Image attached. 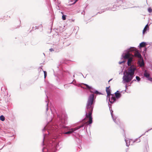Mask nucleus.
Returning a JSON list of instances; mask_svg holds the SVG:
<instances>
[{
    "instance_id": "f257e3e1",
    "label": "nucleus",
    "mask_w": 152,
    "mask_h": 152,
    "mask_svg": "<svg viewBox=\"0 0 152 152\" xmlns=\"http://www.w3.org/2000/svg\"><path fill=\"white\" fill-rule=\"evenodd\" d=\"M94 95L93 94L91 95L88 99L87 102L86 104V108L88 113H87L86 114V117L85 118H88L89 121L86 123L85 124L88 123L89 124H91L92 123V114L93 111V104L94 101Z\"/></svg>"
},
{
    "instance_id": "f03ea898",
    "label": "nucleus",
    "mask_w": 152,
    "mask_h": 152,
    "mask_svg": "<svg viewBox=\"0 0 152 152\" xmlns=\"http://www.w3.org/2000/svg\"><path fill=\"white\" fill-rule=\"evenodd\" d=\"M136 69V67L132 65L125 71L123 77V81L124 83L129 82L132 80Z\"/></svg>"
},
{
    "instance_id": "7ed1b4c3",
    "label": "nucleus",
    "mask_w": 152,
    "mask_h": 152,
    "mask_svg": "<svg viewBox=\"0 0 152 152\" xmlns=\"http://www.w3.org/2000/svg\"><path fill=\"white\" fill-rule=\"evenodd\" d=\"M84 124H83L81 125L80 126H77L76 127H75L73 129H70L69 131H68L67 132H66L64 133L65 134H69L72 133L73 132H74V131L79 129L81 127H82L84 126Z\"/></svg>"
},
{
    "instance_id": "20e7f679",
    "label": "nucleus",
    "mask_w": 152,
    "mask_h": 152,
    "mask_svg": "<svg viewBox=\"0 0 152 152\" xmlns=\"http://www.w3.org/2000/svg\"><path fill=\"white\" fill-rule=\"evenodd\" d=\"M134 56L135 57L139 58V59H140V60H142V58L141 55L139 53V52L137 50H136L134 52Z\"/></svg>"
},
{
    "instance_id": "39448f33",
    "label": "nucleus",
    "mask_w": 152,
    "mask_h": 152,
    "mask_svg": "<svg viewBox=\"0 0 152 152\" xmlns=\"http://www.w3.org/2000/svg\"><path fill=\"white\" fill-rule=\"evenodd\" d=\"M110 87V86L108 87H107L106 89V92L107 94V96L109 97V98L110 96L111 95L110 90L109 89Z\"/></svg>"
},
{
    "instance_id": "423d86ee",
    "label": "nucleus",
    "mask_w": 152,
    "mask_h": 152,
    "mask_svg": "<svg viewBox=\"0 0 152 152\" xmlns=\"http://www.w3.org/2000/svg\"><path fill=\"white\" fill-rule=\"evenodd\" d=\"M138 62L140 66L142 67L144 66V64L143 61V60L142 58V60H140L139 59Z\"/></svg>"
},
{
    "instance_id": "0eeeda50",
    "label": "nucleus",
    "mask_w": 152,
    "mask_h": 152,
    "mask_svg": "<svg viewBox=\"0 0 152 152\" xmlns=\"http://www.w3.org/2000/svg\"><path fill=\"white\" fill-rule=\"evenodd\" d=\"M115 98L117 99H118L121 96V94L119 93L118 91H117V92L115 93Z\"/></svg>"
},
{
    "instance_id": "6e6552de",
    "label": "nucleus",
    "mask_w": 152,
    "mask_h": 152,
    "mask_svg": "<svg viewBox=\"0 0 152 152\" xmlns=\"http://www.w3.org/2000/svg\"><path fill=\"white\" fill-rule=\"evenodd\" d=\"M113 96L110 99L109 98V100L110 102L111 103H113L114 102H115L116 100L115 97L113 95H112Z\"/></svg>"
},
{
    "instance_id": "1a4fd4ad",
    "label": "nucleus",
    "mask_w": 152,
    "mask_h": 152,
    "mask_svg": "<svg viewBox=\"0 0 152 152\" xmlns=\"http://www.w3.org/2000/svg\"><path fill=\"white\" fill-rule=\"evenodd\" d=\"M146 45V44L145 42H142L140 44L139 48H140L145 47Z\"/></svg>"
},
{
    "instance_id": "9d476101",
    "label": "nucleus",
    "mask_w": 152,
    "mask_h": 152,
    "mask_svg": "<svg viewBox=\"0 0 152 152\" xmlns=\"http://www.w3.org/2000/svg\"><path fill=\"white\" fill-rule=\"evenodd\" d=\"M130 56L131 54L129 53H127L125 54L124 58V59H129V58H130Z\"/></svg>"
},
{
    "instance_id": "9b49d317",
    "label": "nucleus",
    "mask_w": 152,
    "mask_h": 152,
    "mask_svg": "<svg viewBox=\"0 0 152 152\" xmlns=\"http://www.w3.org/2000/svg\"><path fill=\"white\" fill-rule=\"evenodd\" d=\"M132 61V58L130 57L128 59L127 61V64L128 66H130L131 65V63Z\"/></svg>"
},
{
    "instance_id": "f8f14e48",
    "label": "nucleus",
    "mask_w": 152,
    "mask_h": 152,
    "mask_svg": "<svg viewBox=\"0 0 152 152\" xmlns=\"http://www.w3.org/2000/svg\"><path fill=\"white\" fill-rule=\"evenodd\" d=\"M149 27H148V24L146 25L145 27V28H144L143 30V34H144V33H145V32L146 31H147V28H148Z\"/></svg>"
},
{
    "instance_id": "ddd939ff",
    "label": "nucleus",
    "mask_w": 152,
    "mask_h": 152,
    "mask_svg": "<svg viewBox=\"0 0 152 152\" xmlns=\"http://www.w3.org/2000/svg\"><path fill=\"white\" fill-rule=\"evenodd\" d=\"M144 75L147 78L148 77H149L150 76V75L145 71L144 73Z\"/></svg>"
},
{
    "instance_id": "4468645a",
    "label": "nucleus",
    "mask_w": 152,
    "mask_h": 152,
    "mask_svg": "<svg viewBox=\"0 0 152 152\" xmlns=\"http://www.w3.org/2000/svg\"><path fill=\"white\" fill-rule=\"evenodd\" d=\"M83 84L86 86V88L88 89H91V87L88 85L86 84Z\"/></svg>"
},
{
    "instance_id": "2eb2a0df",
    "label": "nucleus",
    "mask_w": 152,
    "mask_h": 152,
    "mask_svg": "<svg viewBox=\"0 0 152 152\" xmlns=\"http://www.w3.org/2000/svg\"><path fill=\"white\" fill-rule=\"evenodd\" d=\"M0 119L2 121H4L5 120V118L4 116L3 115L1 116H0Z\"/></svg>"
},
{
    "instance_id": "dca6fc26",
    "label": "nucleus",
    "mask_w": 152,
    "mask_h": 152,
    "mask_svg": "<svg viewBox=\"0 0 152 152\" xmlns=\"http://www.w3.org/2000/svg\"><path fill=\"white\" fill-rule=\"evenodd\" d=\"M148 11L149 12L151 13L152 12V9L151 8H149L148 9Z\"/></svg>"
},
{
    "instance_id": "f3484780",
    "label": "nucleus",
    "mask_w": 152,
    "mask_h": 152,
    "mask_svg": "<svg viewBox=\"0 0 152 152\" xmlns=\"http://www.w3.org/2000/svg\"><path fill=\"white\" fill-rule=\"evenodd\" d=\"M66 15H64L62 16V18L63 20H65L66 19Z\"/></svg>"
},
{
    "instance_id": "a211bd4d",
    "label": "nucleus",
    "mask_w": 152,
    "mask_h": 152,
    "mask_svg": "<svg viewBox=\"0 0 152 152\" xmlns=\"http://www.w3.org/2000/svg\"><path fill=\"white\" fill-rule=\"evenodd\" d=\"M44 77L45 78L47 76V72L45 71H44Z\"/></svg>"
},
{
    "instance_id": "6ab92c4d",
    "label": "nucleus",
    "mask_w": 152,
    "mask_h": 152,
    "mask_svg": "<svg viewBox=\"0 0 152 152\" xmlns=\"http://www.w3.org/2000/svg\"><path fill=\"white\" fill-rule=\"evenodd\" d=\"M136 79L138 81H139L140 80V78L138 76H137L136 77Z\"/></svg>"
},
{
    "instance_id": "aec40b11",
    "label": "nucleus",
    "mask_w": 152,
    "mask_h": 152,
    "mask_svg": "<svg viewBox=\"0 0 152 152\" xmlns=\"http://www.w3.org/2000/svg\"><path fill=\"white\" fill-rule=\"evenodd\" d=\"M148 79L150 81H152V78L150 77V76L149 77H148Z\"/></svg>"
},
{
    "instance_id": "412c9836",
    "label": "nucleus",
    "mask_w": 152,
    "mask_h": 152,
    "mask_svg": "<svg viewBox=\"0 0 152 152\" xmlns=\"http://www.w3.org/2000/svg\"><path fill=\"white\" fill-rule=\"evenodd\" d=\"M135 49V48H130V51H133Z\"/></svg>"
},
{
    "instance_id": "4be33fe9",
    "label": "nucleus",
    "mask_w": 152,
    "mask_h": 152,
    "mask_svg": "<svg viewBox=\"0 0 152 152\" xmlns=\"http://www.w3.org/2000/svg\"><path fill=\"white\" fill-rule=\"evenodd\" d=\"M49 50H50V51L51 52L54 51L53 49L52 48H50Z\"/></svg>"
},
{
    "instance_id": "5701e85b",
    "label": "nucleus",
    "mask_w": 152,
    "mask_h": 152,
    "mask_svg": "<svg viewBox=\"0 0 152 152\" xmlns=\"http://www.w3.org/2000/svg\"><path fill=\"white\" fill-rule=\"evenodd\" d=\"M78 0H76L73 3V4H75Z\"/></svg>"
},
{
    "instance_id": "b1692460",
    "label": "nucleus",
    "mask_w": 152,
    "mask_h": 152,
    "mask_svg": "<svg viewBox=\"0 0 152 152\" xmlns=\"http://www.w3.org/2000/svg\"><path fill=\"white\" fill-rule=\"evenodd\" d=\"M147 147H148V144H147V145H146V148H147Z\"/></svg>"
},
{
    "instance_id": "393cba45",
    "label": "nucleus",
    "mask_w": 152,
    "mask_h": 152,
    "mask_svg": "<svg viewBox=\"0 0 152 152\" xmlns=\"http://www.w3.org/2000/svg\"><path fill=\"white\" fill-rule=\"evenodd\" d=\"M97 92H98V91H95L94 93H97Z\"/></svg>"
},
{
    "instance_id": "a878e982",
    "label": "nucleus",
    "mask_w": 152,
    "mask_h": 152,
    "mask_svg": "<svg viewBox=\"0 0 152 152\" xmlns=\"http://www.w3.org/2000/svg\"><path fill=\"white\" fill-rule=\"evenodd\" d=\"M145 51H146V48H145Z\"/></svg>"
},
{
    "instance_id": "bb28decb",
    "label": "nucleus",
    "mask_w": 152,
    "mask_h": 152,
    "mask_svg": "<svg viewBox=\"0 0 152 152\" xmlns=\"http://www.w3.org/2000/svg\"><path fill=\"white\" fill-rule=\"evenodd\" d=\"M112 80V79H110V80L108 82H109L110 81H111V80Z\"/></svg>"
},
{
    "instance_id": "cd10ccee",
    "label": "nucleus",
    "mask_w": 152,
    "mask_h": 152,
    "mask_svg": "<svg viewBox=\"0 0 152 152\" xmlns=\"http://www.w3.org/2000/svg\"><path fill=\"white\" fill-rule=\"evenodd\" d=\"M112 80V79H110V80L108 82H109L110 81H111V80Z\"/></svg>"
},
{
    "instance_id": "c85d7f7f",
    "label": "nucleus",
    "mask_w": 152,
    "mask_h": 152,
    "mask_svg": "<svg viewBox=\"0 0 152 152\" xmlns=\"http://www.w3.org/2000/svg\"><path fill=\"white\" fill-rule=\"evenodd\" d=\"M134 81H136V80H133V81H134Z\"/></svg>"
}]
</instances>
